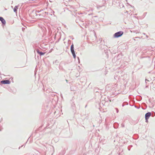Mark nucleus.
<instances>
[{"label": "nucleus", "instance_id": "nucleus-2", "mask_svg": "<svg viewBox=\"0 0 155 155\" xmlns=\"http://www.w3.org/2000/svg\"><path fill=\"white\" fill-rule=\"evenodd\" d=\"M151 113L150 112L147 113L145 115V119L147 121L148 119L150 116Z\"/></svg>", "mask_w": 155, "mask_h": 155}, {"label": "nucleus", "instance_id": "nucleus-3", "mask_svg": "<svg viewBox=\"0 0 155 155\" xmlns=\"http://www.w3.org/2000/svg\"><path fill=\"white\" fill-rule=\"evenodd\" d=\"M2 83L3 84H9L10 82L8 80L2 81H1Z\"/></svg>", "mask_w": 155, "mask_h": 155}, {"label": "nucleus", "instance_id": "nucleus-9", "mask_svg": "<svg viewBox=\"0 0 155 155\" xmlns=\"http://www.w3.org/2000/svg\"><path fill=\"white\" fill-rule=\"evenodd\" d=\"M73 54V56L74 58H75V57H76V55L74 53V54Z\"/></svg>", "mask_w": 155, "mask_h": 155}, {"label": "nucleus", "instance_id": "nucleus-1", "mask_svg": "<svg viewBox=\"0 0 155 155\" xmlns=\"http://www.w3.org/2000/svg\"><path fill=\"white\" fill-rule=\"evenodd\" d=\"M123 34V32L121 31H120L115 33L114 36L115 38H118L121 36Z\"/></svg>", "mask_w": 155, "mask_h": 155}, {"label": "nucleus", "instance_id": "nucleus-5", "mask_svg": "<svg viewBox=\"0 0 155 155\" xmlns=\"http://www.w3.org/2000/svg\"><path fill=\"white\" fill-rule=\"evenodd\" d=\"M37 52L40 55H41L44 54L45 53H42L41 52H40L38 50H37Z\"/></svg>", "mask_w": 155, "mask_h": 155}, {"label": "nucleus", "instance_id": "nucleus-4", "mask_svg": "<svg viewBox=\"0 0 155 155\" xmlns=\"http://www.w3.org/2000/svg\"><path fill=\"white\" fill-rule=\"evenodd\" d=\"M0 21H2V24L5 25L6 23L5 21V19L2 17H0Z\"/></svg>", "mask_w": 155, "mask_h": 155}, {"label": "nucleus", "instance_id": "nucleus-8", "mask_svg": "<svg viewBox=\"0 0 155 155\" xmlns=\"http://www.w3.org/2000/svg\"><path fill=\"white\" fill-rule=\"evenodd\" d=\"M71 51V53H72V54H74L75 53L74 51V50H73V51L72 50V51Z\"/></svg>", "mask_w": 155, "mask_h": 155}, {"label": "nucleus", "instance_id": "nucleus-6", "mask_svg": "<svg viewBox=\"0 0 155 155\" xmlns=\"http://www.w3.org/2000/svg\"><path fill=\"white\" fill-rule=\"evenodd\" d=\"M18 9V7L16 6H15L14 8V11L15 12H17V10Z\"/></svg>", "mask_w": 155, "mask_h": 155}, {"label": "nucleus", "instance_id": "nucleus-7", "mask_svg": "<svg viewBox=\"0 0 155 155\" xmlns=\"http://www.w3.org/2000/svg\"><path fill=\"white\" fill-rule=\"evenodd\" d=\"M71 51L74 50V45L73 44H72L71 46Z\"/></svg>", "mask_w": 155, "mask_h": 155}]
</instances>
